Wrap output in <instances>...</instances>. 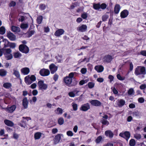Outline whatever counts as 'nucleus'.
Returning <instances> with one entry per match:
<instances>
[{"label": "nucleus", "instance_id": "cd10ccee", "mask_svg": "<svg viewBox=\"0 0 146 146\" xmlns=\"http://www.w3.org/2000/svg\"><path fill=\"white\" fill-rule=\"evenodd\" d=\"M3 87L6 89H9L12 86L11 84L9 82H6L4 83L3 85Z\"/></svg>", "mask_w": 146, "mask_h": 146}, {"label": "nucleus", "instance_id": "774afa93", "mask_svg": "<svg viewBox=\"0 0 146 146\" xmlns=\"http://www.w3.org/2000/svg\"><path fill=\"white\" fill-rule=\"evenodd\" d=\"M133 66L132 62H130L129 64V70L130 71H131L133 70Z\"/></svg>", "mask_w": 146, "mask_h": 146}, {"label": "nucleus", "instance_id": "9b49d317", "mask_svg": "<svg viewBox=\"0 0 146 146\" xmlns=\"http://www.w3.org/2000/svg\"><path fill=\"white\" fill-rule=\"evenodd\" d=\"M113 59V58L112 56L108 54L104 56L103 58V61L104 62L108 63L110 62Z\"/></svg>", "mask_w": 146, "mask_h": 146}, {"label": "nucleus", "instance_id": "c85d7f7f", "mask_svg": "<svg viewBox=\"0 0 146 146\" xmlns=\"http://www.w3.org/2000/svg\"><path fill=\"white\" fill-rule=\"evenodd\" d=\"M42 133L40 132L36 133L34 134V138L35 139H38L40 138Z\"/></svg>", "mask_w": 146, "mask_h": 146}, {"label": "nucleus", "instance_id": "338daca9", "mask_svg": "<svg viewBox=\"0 0 146 146\" xmlns=\"http://www.w3.org/2000/svg\"><path fill=\"white\" fill-rule=\"evenodd\" d=\"M108 78L110 80V82H111L113 80L114 77L112 75H109L108 76Z\"/></svg>", "mask_w": 146, "mask_h": 146}, {"label": "nucleus", "instance_id": "680f3d73", "mask_svg": "<svg viewBox=\"0 0 146 146\" xmlns=\"http://www.w3.org/2000/svg\"><path fill=\"white\" fill-rule=\"evenodd\" d=\"M67 135L70 136H72L73 135V132L70 131H67L66 133Z\"/></svg>", "mask_w": 146, "mask_h": 146}, {"label": "nucleus", "instance_id": "49530a36", "mask_svg": "<svg viewBox=\"0 0 146 146\" xmlns=\"http://www.w3.org/2000/svg\"><path fill=\"white\" fill-rule=\"evenodd\" d=\"M1 96H0V106L2 104V103H3V102H4V103L6 104H9L8 102H6V100H4V98H3V99H2L1 98Z\"/></svg>", "mask_w": 146, "mask_h": 146}, {"label": "nucleus", "instance_id": "09e8293b", "mask_svg": "<svg viewBox=\"0 0 146 146\" xmlns=\"http://www.w3.org/2000/svg\"><path fill=\"white\" fill-rule=\"evenodd\" d=\"M81 17L84 19H86L88 17L87 14L85 12L81 15Z\"/></svg>", "mask_w": 146, "mask_h": 146}, {"label": "nucleus", "instance_id": "f257e3e1", "mask_svg": "<svg viewBox=\"0 0 146 146\" xmlns=\"http://www.w3.org/2000/svg\"><path fill=\"white\" fill-rule=\"evenodd\" d=\"M76 73V72H71L69 74L68 76L64 77L63 81L66 86L71 87L75 86L77 84L78 81L75 78L72 82V79Z\"/></svg>", "mask_w": 146, "mask_h": 146}, {"label": "nucleus", "instance_id": "e2e57ef3", "mask_svg": "<svg viewBox=\"0 0 146 146\" xmlns=\"http://www.w3.org/2000/svg\"><path fill=\"white\" fill-rule=\"evenodd\" d=\"M25 18L24 16H21V18H19L18 19V21L19 22L21 21L22 22L24 21V20H25Z\"/></svg>", "mask_w": 146, "mask_h": 146}, {"label": "nucleus", "instance_id": "4468645a", "mask_svg": "<svg viewBox=\"0 0 146 146\" xmlns=\"http://www.w3.org/2000/svg\"><path fill=\"white\" fill-rule=\"evenodd\" d=\"M7 36L11 41H14L16 39L15 36L10 31L7 33Z\"/></svg>", "mask_w": 146, "mask_h": 146}, {"label": "nucleus", "instance_id": "7ed1b4c3", "mask_svg": "<svg viewBox=\"0 0 146 146\" xmlns=\"http://www.w3.org/2000/svg\"><path fill=\"white\" fill-rule=\"evenodd\" d=\"M134 73L136 76L146 74V71L145 67L141 66H137L135 68Z\"/></svg>", "mask_w": 146, "mask_h": 146}, {"label": "nucleus", "instance_id": "9d476101", "mask_svg": "<svg viewBox=\"0 0 146 146\" xmlns=\"http://www.w3.org/2000/svg\"><path fill=\"white\" fill-rule=\"evenodd\" d=\"M89 102L92 106L96 107H100L102 105L101 102L97 100H92Z\"/></svg>", "mask_w": 146, "mask_h": 146}, {"label": "nucleus", "instance_id": "5701e85b", "mask_svg": "<svg viewBox=\"0 0 146 146\" xmlns=\"http://www.w3.org/2000/svg\"><path fill=\"white\" fill-rule=\"evenodd\" d=\"M116 102L117 105L120 108L123 106L125 104V101L122 99L118 100L116 101Z\"/></svg>", "mask_w": 146, "mask_h": 146}, {"label": "nucleus", "instance_id": "58836bf2", "mask_svg": "<svg viewBox=\"0 0 146 146\" xmlns=\"http://www.w3.org/2000/svg\"><path fill=\"white\" fill-rule=\"evenodd\" d=\"M28 27V25L27 23H22L20 25V27L22 29H26Z\"/></svg>", "mask_w": 146, "mask_h": 146}, {"label": "nucleus", "instance_id": "37998d69", "mask_svg": "<svg viewBox=\"0 0 146 146\" xmlns=\"http://www.w3.org/2000/svg\"><path fill=\"white\" fill-rule=\"evenodd\" d=\"M72 106L74 111H76L78 109V105L77 104L72 103Z\"/></svg>", "mask_w": 146, "mask_h": 146}, {"label": "nucleus", "instance_id": "de8ad7c7", "mask_svg": "<svg viewBox=\"0 0 146 146\" xmlns=\"http://www.w3.org/2000/svg\"><path fill=\"white\" fill-rule=\"evenodd\" d=\"M29 78L30 80L33 82L35 81L36 80V77L34 75H31Z\"/></svg>", "mask_w": 146, "mask_h": 146}, {"label": "nucleus", "instance_id": "0e129e2a", "mask_svg": "<svg viewBox=\"0 0 146 146\" xmlns=\"http://www.w3.org/2000/svg\"><path fill=\"white\" fill-rule=\"evenodd\" d=\"M69 96L71 97H74L75 96V94L73 92H70L68 93Z\"/></svg>", "mask_w": 146, "mask_h": 146}, {"label": "nucleus", "instance_id": "7c9ffc66", "mask_svg": "<svg viewBox=\"0 0 146 146\" xmlns=\"http://www.w3.org/2000/svg\"><path fill=\"white\" fill-rule=\"evenodd\" d=\"M43 17L42 15H40L36 19L37 23L38 24H40L42 21Z\"/></svg>", "mask_w": 146, "mask_h": 146}, {"label": "nucleus", "instance_id": "6e6552de", "mask_svg": "<svg viewBox=\"0 0 146 146\" xmlns=\"http://www.w3.org/2000/svg\"><path fill=\"white\" fill-rule=\"evenodd\" d=\"M119 136L125 139L127 141H128L130 137L131 134L129 131H125L124 133H120Z\"/></svg>", "mask_w": 146, "mask_h": 146}, {"label": "nucleus", "instance_id": "a878e982", "mask_svg": "<svg viewBox=\"0 0 146 146\" xmlns=\"http://www.w3.org/2000/svg\"><path fill=\"white\" fill-rule=\"evenodd\" d=\"M120 5L119 4H116L114 8V12L115 14H117L119 13L120 9Z\"/></svg>", "mask_w": 146, "mask_h": 146}, {"label": "nucleus", "instance_id": "5fc2aeb1", "mask_svg": "<svg viewBox=\"0 0 146 146\" xmlns=\"http://www.w3.org/2000/svg\"><path fill=\"white\" fill-rule=\"evenodd\" d=\"M134 90L133 88H130L128 92V94L129 95H132L133 93L134 92Z\"/></svg>", "mask_w": 146, "mask_h": 146}, {"label": "nucleus", "instance_id": "f03ea898", "mask_svg": "<svg viewBox=\"0 0 146 146\" xmlns=\"http://www.w3.org/2000/svg\"><path fill=\"white\" fill-rule=\"evenodd\" d=\"M1 44L2 45L3 44L4 48L9 47L11 48L14 49L16 46V44L15 43L9 42L7 39L4 38H2V40H1V39H0V47H2L1 46Z\"/></svg>", "mask_w": 146, "mask_h": 146}, {"label": "nucleus", "instance_id": "aec40b11", "mask_svg": "<svg viewBox=\"0 0 146 146\" xmlns=\"http://www.w3.org/2000/svg\"><path fill=\"white\" fill-rule=\"evenodd\" d=\"M64 32V31L63 29H59L56 31L55 32L54 35L56 36H59L62 35Z\"/></svg>", "mask_w": 146, "mask_h": 146}, {"label": "nucleus", "instance_id": "2f4dec72", "mask_svg": "<svg viewBox=\"0 0 146 146\" xmlns=\"http://www.w3.org/2000/svg\"><path fill=\"white\" fill-rule=\"evenodd\" d=\"M7 72L4 69L0 70V76H4L6 75Z\"/></svg>", "mask_w": 146, "mask_h": 146}, {"label": "nucleus", "instance_id": "20e7f679", "mask_svg": "<svg viewBox=\"0 0 146 146\" xmlns=\"http://www.w3.org/2000/svg\"><path fill=\"white\" fill-rule=\"evenodd\" d=\"M107 7V5L105 3H102L101 4L100 3H94L93 5V8L96 10H99L101 9L103 10L105 9Z\"/></svg>", "mask_w": 146, "mask_h": 146}, {"label": "nucleus", "instance_id": "8fccbe9b", "mask_svg": "<svg viewBox=\"0 0 146 146\" xmlns=\"http://www.w3.org/2000/svg\"><path fill=\"white\" fill-rule=\"evenodd\" d=\"M134 137L137 139H139L141 138V135L139 134H136L134 135Z\"/></svg>", "mask_w": 146, "mask_h": 146}, {"label": "nucleus", "instance_id": "c03bdc74", "mask_svg": "<svg viewBox=\"0 0 146 146\" xmlns=\"http://www.w3.org/2000/svg\"><path fill=\"white\" fill-rule=\"evenodd\" d=\"M56 111L58 112L57 113L58 114H61L63 112V110L62 109L60 108H58L56 110Z\"/></svg>", "mask_w": 146, "mask_h": 146}, {"label": "nucleus", "instance_id": "864d4df0", "mask_svg": "<svg viewBox=\"0 0 146 146\" xmlns=\"http://www.w3.org/2000/svg\"><path fill=\"white\" fill-rule=\"evenodd\" d=\"M140 54L144 56H146V50H142L140 52Z\"/></svg>", "mask_w": 146, "mask_h": 146}, {"label": "nucleus", "instance_id": "a18cd8bd", "mask_svg": "<svg viewBox=\"0 0 146 146\" xmlns=\"http://www.w3.org/2000/svg\"><path fill=\"white\" fill-rule=\"evenodd\" d=\"M90 59L89 58H86L85 57L84 59H81L79 60V62H83L85 61H86V62H88L89 61Z\"/></svg>", "mask_w": 146, "mask_h": 146}, {"label": "nucleus", "instance_id": "79ce46f5", "mask_svg": "<svg viewBox=\"0 0 146 146\" xmlns=\"http://www.w3.org/2000/svg\"><path fill=\"white\" fill-rule=\"evenodd\" d=\"M94 83L92 82H89L88 84V86L89 88L92 89L94 86Z\"/></svg>", "mask_w": 146, "mask_h": 146}, {"label": "nucleus", "instance_id": "bf43d9fd", "mask_svg": "<svg viewBox=\"0 0 146 146\" xmlns=\"http://www.w3.org/2000/svg\"><path fill=\"white\" fill-rule=\"evenodd\" d=\"M87 82L86 80H82L79 82V84L80 85H82Z\"/></svg>", "mask_w": 146, "mask_h": 146}, {"label": "nucleus", "instance_id": "423d86ee", "mask_svg": "<svg viewBox=\"0 0 146 146\" xmlns=\"http://www.w3.org/2000/svg\"><path fill=\"white\" fill-rule=\"evenodd\" d=\"M19 49L21 52L26 54L28 53L29 51V47L25 44L20 45L19 47Z\"/></svg>", "mask_w": 146, "mask_h": 146}, {"label": "nucleus", "instance_id": "393cba45", "mask_svg": "<svg viewBox=\"0 0 146 146\" xmlns=\"http://www.w3.org/2000/svg\"><path fill=\"white\" fill-rule=\"evenodd\" d=\"M4 122L6 125L8 126L12 127L14 125V123L12 121L8 119H5Z\"/></svg>", "mask_w": 146, "mask_h": 146}, {"label": "nucleus", "instance_id": "ddd939ff", "mask_svg": "<svg viewBox=\"0 0 146 146\" xmlns=\"http://www.w3.org/2000/svg\"><path fill=\"white\" fill-rule=\"evenodd\" d=\"M90 109V105L88 103H87L82 105L80 108V110L82 111H86Z\"/></svg>", "mask_w": 146, "mask_h": 146}, {"label": "nucleus", "instance_id": "13d9d810", "mask_svg": "<svg viewBox=\"0 0 146 146\" xmlns=\"http://www.w3.org/2000/svg\"><path fill=\"white\" fill-rule=\"evenodd\" d=\"M144 101L145 100L143 97L139 98L138 99V101L139 103H142L144 102Z\"/></svg>", "mask_w": 146, "mask_h": 146}, {"label": "nucleus", "instance_id": "4c0bfd02", "mask_svg": "<svg viewBox=\"0 0 146 146\" xmlns=\"http://www.w3.org/2000/svg\"><path fill=\"white\" fill-rule=\"evenodd\" d=\"M103 140V139L101 136H98L95 140V142L97 143H99L102 140Z\"/></svg>", "mask_w": 146, "mask_h": 146}, {"label": "nucleus", "instance_id": "e433bc0d", "mask_svg": "<svg viewBox=\"0 0 146 146\" xmlns=\"http://www.w3.org/2000/svg\"><path fill=\"white\" fill-rule=\"evenodd\" d=\"M13 56L15 58H18L21 56V54L19 52H14L13 53Z\"/></svg>", "mask_w": 146, "mask_h": 146}, {"label": "nucleus", "instance_id": "c9c22d12", "mask_svg": "<svg viewBox=\"0 0 146 146\" xmlns=\"http://www.w3.org/2000/svg\"><path fill=\"white\" fill-rule=\"evenodd\" d=\"M46 7V6L45 4L41 3L39 5V8L41 11L45 10Z\"/></svg>", "mask_w": 146, "mask_h": 146}, {"label": "nucleus", "instance_id": "3c124183", "mask_svg": "<svg viewBox=\"0 0 146 146\" xmlns=\"http://www.w3.org/2000/svg\"><path fill=\"white\" fill-rule=\"evenodd\" d=\"M117 77L118 80L121 81L123 80L124 79V78L121 77V75L119 74H118L117 75Z\"/></svg>", "mask_w": 146, "mask_h": 146}, {"label": "nucleus", "instance_id": "b1692460", "mask_svg": "<svg viewBox=\"0 0 146 146\" xmlns=\"http://www.w3.org/2000/svg\"><path fill=\"white\" fill-rule=\"evenodd\" d=\"M21 72L24 75H27L30 72V69L27 67H24L21 69Z\"/></svg>", "mask_w": 146, "mask_h": 146}, {"label": "nucleus", "instance_id": "412c9836", "mask_svg": "<svg viewBox=\"0 0 146 146\" xmlns=\"http://www.w3.org/2000/svg\"><path fill=\"white\" fill-rule=\"evenodd\" d=\"M105 135L106 137L110 138H112L114 135L113 133L110 130H107L105 132Z\"/></svg>", "mask_w": 146, "mask_h": 146}, {"label": "nucleus", "instance_id": "4be33fe9", "mask_svg": "<svg viewBox=\"0 0 146 146\" xmlns=\"http://www.w3.org/2000/svg\"><path fill=\"white\" fill-rule=\"evenodd\" d=\"M9 106L6 108L7 110L9 113H11L13 112L16 108V106L15 105L11 106L10 107H9Z\"/></svg>", "mask_w": 146, "mask_h": 146}, {"label": "nucleus", "instance_id": "2eb2a0df", "mask_svg": "<svg viewBox=\"0 0 146 146\" xmlns=\"http://www.w3.org/2000/svg\"><path fill=\"white\" fill-rule=\"evenodd\" d=\"M61 139V136L60 134H58L55 137L54 139V145H56L58 143Z\"/></svg>", "mask_w": 146, "mask_h": 146}, {"label": "nucleus", "instance_id": "69168bd1", "mask_svg": "<svg viewBox=\"0 0 146 146\" xmlns=\"http://www.w3.org/2000/svg\"><path fill=\"white\" fill-rule=\"evenodd\" d=\"M32 93L33 96H35L38 93V92L37 90H34L33 91Z\"/></svg>", "mask_w": 146, "mask_h": 146}, {"label": "nucleus", "instance_id": "4d7b16f0", "mask_svg": "<svg viewBox=\"0 0 146 146\" xmlns=\"http://www.w3.org/2000/svg\"><path fill=\"white\" fill-rule=\"evenodd\" d=\"M16 5V3L13 1H11L9 3V6L10 7H14Z\"/></svg>", "mask_w": 146, "mask_h": 146}, {"label": "nucleus", "instance_id": "a19ab883", "mask_svg": "<svg viewBox=\"0 0 146 146\" xmlns=\"http://www.w3.org/2000/svg\"><path fill=\"white\" fill-rule=\"evenodd\" d=\"M58 123L60 125H62L64 123V120L62 117H60L58 119Z\"/></svg>", "mask_w": 146, "mask_h": 146}, {"label": "nucleus", "instance_id": "0eeeda50", "mask_svg": "<svg viewBox=\"0 0 146 146\" xmlns=\"http://www.w3.org/2000/svg\"><path fill=\"white\" fill-rule=\"evenodd\" d=\"M37 84L39 90H45L47 88V85L44 84V81L43 80H40L38 81Z\"/></svg>", "mask_w": 146, "mask_h": 146}, {"label": "nucleus", "instance_id": "603ef678", "mask_svg": "<svg viewBox=\"0 0 146 146\" xmlns=\"http://www.w3.org/2000/svg\"><path fill=\"white\" fill-rule=\"evenodd\" d=\"M87 69L86 68H83L81 70L80 72L82 74H85L87 72Z\"/></svg>", "mask_w": 146, "mask_h": 146}, {"label": "nucleus", "instance_id": "1a4fd4ad", "mask_svg": "<svg viewBox=\"0 0 146 146\" xmlns=\"http://www.w3.org/2000/svg\"><path fill=\"white\" fill-rule=\"evenodd\" d=\"M39 74L42 76H47L50 74V72L48 69L43 68L41 69L39 71Z\"/></svg>", "mask_w": 146, "mask_h": 146}, {"label": "nucleus", "instance_id": "6e6d98bb", "mask_svg": "<svg viewBox=\"0 0 146 146\" xmlns=\"http://www.w3.org/2000/svg\"><path fill=\"white\" fill-rule=\"evenodd\" d=\"M108 16L106 15H104L102 16V19L103 21H106L108 18Z\"/></svg>", "mask_w": 146, "mask_h": 146}, {"label": "nucleus", "instance_id": "39448f33", "mask_svg": "<svg viewBox=\"0 0 146 146\" xmlns=\"http://www.w3.org/2000/svg\"><path fill=\"white\" fill-rule=\"evenodd\" d=\"M11 52L12 50L10 48H5L3 54L7 60H11L13 58V55L11 54Z\"/></svg>", "mask_w": 146, "mask_h": 146}, {"label": "nucleus", "instance_id": "f704fd0d", "mask_svg": "<svg viewBox=\"0 0 146 146\" xmlns=\"http://www.w3.org/2000/svg\"><path fill=\"white\" fill-rule=\"evenodd\" d=\"M35 33V31L34 30L30 31H29L27 32V37H30L33 35Z\"/></svg>", "mask_w": 146, "mask_h": 146}, {"label": "nucleus", "instance_id": "6ab92c4d", "mask_svg": "<svg viewBox=\"0 0 146 146\" xmlns=\"http://www.w3.org/2000/svg\"><path fill=\"white\" fill-rule=\"evenodd\" d=\"M94 69L98 72L100 73L103 72L104 70V68L102 65H98L95 66Z\"/></svg>", "mask_w": 146, "mask_h": 146}, {"label": "nucleus", "instance_id": "473e14b6", "mask_svg": "<svg viewBox=\"0 0 146 146\" xmlns=\"http://www.w3.org/2000/svg\"><path fill=\"white\" fill-rule=\"evenodd\" d=\"M6 32V29L4 26H1L0 27V34L3 35Z\"/></svg>", "mask_w": 146, "mask_h": 146}, {"label": "nucleus", "instance_id": "f3484780", "mask_svg": "<svg viewBox=\"0 0 146 146\" xmlns=\"http://www.w3.org/2000/svg\"><path fill=\"white\" fill-rule=\"evenodd\" d=\"M29 102L27 97L23 98L22 101V105L24 109H26L28 107Z\"/></svg>", "mask_w": 146, "mask_h": 146}, {"label": "nucleus", "instance_id": "f8f14e48", "mask_svg": "<svg viewBox=\"0 0 146 146\" xmlns=\"http://www.w3.org/2000/svg\"><path fill=\"white\" fill-rule=\"evenodd\" d=\"M49 68L52 74H54L57 70L58 67L54 63L51 64L49 66Z\"/></svg>", "mask_w": 146, "mask_h": 146}, {"label": "nucleus", "instance_id": "c756f323", "mask_svg": "<svg viewBox=\"0 0 146 146\" xmlns=\"http://www.w3.org/2000/svg\"><path fill=\"white\" fill-rule=\"evenodd\" d=\"M13 74L15 75L17 78H19L20 77V75L19 72L15 69H13Z\"/></svg>", "mask_w": 146, "mask_h": 146}, {"label": "nucleus", "instance_id": "dca6fc26", "mask_svg": "<svg viewBox=\"0 0 146 146\" xmlns=\"http://www.w3.org/2000/svg\"><path fill=\"white\" fill-rule=\"evenodd\" d=\"M129 13V12L127 10H124L120 13V17L121 18H125L128 15Z\"/></svg>", "mask_w": 146, "mask_h": 146}, {"label": "nucleus", "instance_id": "052dcab7", "mask_svg": "<svg viewBox=\"0 0 146 146\" xmlns=\"http://www.w3.org/2000/svg\"><path fill=\"white\" fill-rule=\"evenodd\" d=\"M5 48L4 47L0 49V57L4 53Z\"/></svg>", "mask_w": 146, "mask_h": 146}, {"label": "nucleus", "instance_id": "ea45409f", "mask_svg": "<svg viewBox=\"0 0 146 146\" xmlns=\"http://www.w3.org/2000/svg\"><path fill=\"white\" fill-rule=\"evenodd\" d=\"M135 144V139H131L129 141V145L130 146H134Z\"/></svg>", "mask_w": 146, "mask_h": 146}, {"label": "nucleus", "instance_id": "a211bd4d", "mask_svg": "<svg viewBox=\"0 0 146 146\" xmlns=\"http://www.w3.org/2000/svg\"><path fill=\"white\" fill-rule=\"evenodd\" d=\"M87 26L85 25H82L79 27L77 29L80 32H83L86 31Z\"/></svg>", "mask_w": 146, "mask_h": 146}, {"label": "nucleus", "instance_id": "bb28decb", "mask_svg": "<svg viewBox=\"0 0 146 146\" xmlns=\"http://www.w3.org/2000/svg\"><path fill=\"white\" fill-rule=\"evenodd\" d=\"M11 29L12 31L17 33H19L20 31V29L19 27L14 26H12Z\"/></svg>", "mask_w": 146, "mask_h": 146}, {"label": "nucleus", "instance_id": "72a5a7b5", "mask_svg": "<svg viewBox=\"0 0 146 146\" xmlns=\"http://www.w3.org/2000/svg\"><path fill=\"white\" fill-rule=\"evenodd\" d=\"M100 122L102 125H108L109 124V122L104 119H102Z\"/></svg>", "mask_w": 146, "mask_h": 146}]
</instances>
